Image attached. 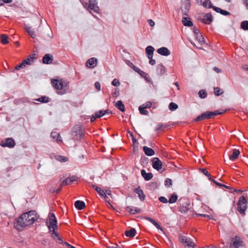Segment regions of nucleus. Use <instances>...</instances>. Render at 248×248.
I'll use <instances>...</instances> for the list:
<instances>
[{"label": "nucleus", "mask_w": 248, "mask_h": 248, "mask_svg": "<svg viewBox=\"0 0 248 248\" xmlns=\"http://www.w3.org/2000/svg\"><path fill=\"white\" fill-rule=\"evenodd\" d=\"M52 86L58 90L57 93L62 95L66 93L69 87V82L63 80L62 78L60 79H53L51 80Z\"/></svg>", "instance_id": "nucleus-2"}, {"label": "nucleus", "mask_w": 248, "mask_h": 248, "mask_svg": "<svg viewBox=\"0 0 248 248\" xmlns=\"http://www.w3.org/2000/svg\"><path fill=\"white\" fill-rule=\"evenodd\" d=\"M137 73L143 78H144V79L147 82L153 83V81L152 80H151V78H150V76L147 73L142 71L140 69L137 71Z\"/></svg>", "instance_id": "nucleus-19"}, {"label": "nucleus", "mask_w": 248, "mask_h": 248, "mask_svg": "<svg viewBox=\"0 0 248 248\" xmlns=\"http://www.w3.org/2000/svg\"><path fill=\"white\" fill-rule=\"evenodd\" d=\"M165 71V67L162 63H160L157 66L156 73L158 75L163 76L164 74Z\"/></svg>", "instance_id": "nucleus-27"}, {"label": "nucleus", "mask_w": 248, "mask_h": 248, "mask_svg": "<svg viewBox=\"0 0 248 248\" xmlns=\"http://www.w3.org/2000/svg\"><path fill=\"white\" fill-rule=\"evenodd\" d=\"M16 145L15 140L11 138H8L5 140L1 141V146L5 147H7L9 148H14Z\"/></svg>", "instance_id": "nucleus-7"}, {"label": "nucleus", "mask_w": 248, "mask_h": 248, "mask_svg": "<svg viewBox=\"0 0 248 248\" xmlns=\"http://www.w3.org/2000/svg\"><path fill=\"white\" fill-rule=\"evenodd\" d=\"M196 40H197L199 42V43L201 45H203L205 43V40L203 36L202 35V34L200 33L198 34V35L195 36Z\"/></svg>", "instance_id": "nucleus-40"}, {"label": "nucleus", "mask_w": 248, "mask_h": 248, "mask_svg": "<svg viewBox=\"0 0 248 248\" xmlns=\"http://www.w3.org/2000/svg\"><path fill=\"white\" fill-rule=\"evenodd\" d=\"M126 63L131 68H132L135 72H137V71L139 70V68L137 67L136 66L134 65V64L131 62L129 60L126 61Z\"/></svg>", "instance_id": "nucleus-50"}, {"label": "nucleus", "mask_w": 248, "mask_h": 248, "mask_svg": "<svg viewBox=\"0 0 248 248\" xmlns=\"http://www.w3.org/2000/svg\"><path fill=\"white\" fill-rule=\"evenodd\" d=\"M143 151L146 155L149 156H153L155 154L153 149L146 146L143 147Z\"/></svg>", "instance_id": "nucleus-24"}, {"label": "nucleus", "mask_w": 248, "mask_h": 248, "mask_svg": "<svg viewBox=\"0 0 248 248\" xmlns=\"http://www.w3.org/2000/svg\"><path fill=\"white\" fill-rule=\"evenodd\" d=\"M25 62H26L25 61H22L20 63L16 65L15 67V69L18 70L20 69L21 68H24V67H25V66H26V65L25 64Z\"/></svg>", "instance_id": "nucleus-53"}, {"label": "nucleus", "mask_w": 248, "mask_h": 248, "mask_svg": "<svg viewBox=\"0 0 248 248\" xmlns=\"http://www.w3.org/2000/svg\"><path fill=\"white\" fill-rule=\"evenodd\" d=\"M195 215H196L197 217H208L209 218H211L210 216L209 215H206V214L195 213Z\"/></svg>", "instance_id": "nucleus-62"}, {"label": "nucleus", "mask_w": 248, "mask_h": 248, "mask_svg": "<svg viewBox=\"0 0 248 248\" xmlns=\"http://www.w3.org/2000/svg\"><path fill=\"white\" fill-rule=\"evenodd\" d=\"M137 233L136 230L134 228H131L129 230L126 231L124 232V234L126 236L130 238L134 237Z\"/></svg>", "instance_id": "nucleus-25"}, {"label": "nucleus", "mask_w": 248, "mask_h": 248, "mask_svg": "<svg viewBox=\"0 0 248 248\" xmlns=\"http://www.w3.org/2000/svg\"><path fill=\"white\" fill-rule=\"evenodd\" d=\"M96 191L102 197H103L105 199L108 198L104 190L99 187H96Z\"/></svg>", "instance_id": "nucleus-43"}, {"label": "nucleus", "mask_w": 248, "mask_h": 248, "mask_svg": "<svg viewBox=\"0 0 248 248\" xmlns=\"http://www.w3.org/2000/svg\"><path fill=\"white\" fill-rule=\"evenodd\" d=\"M87 10L89 11L93 10L96 13H99L100 9L97 6V3L96 0H89V4Z\"/></svg>", "instance_id": "nucleus-9"}, {"label": "nucleus", "mask_w": 248, "mask_h": 248, "mask_svg": "<svg viewBox=\"0 0 248 248\" xmlns=\"http://www.w3.org/2000/svg\"><path fill=\"white\" fill-rule=\"evenodd\" d=\"M212 182L214 183L216 185H217V186H218L220 187H223L227 189H231V190L233 189V188H232L229 186H226L225 185L222 184L221 183H220L216 181V180H212Z\"/></svg>", "instance_id": "nucleus-44"}, {"label": "nucleus", "mask_w": 248, "mask_h": 248, "mask_svg": "<svg viewBox=\"0 0 248 248\" xmlns=\"http://www.w3.org/2000/svg\"><path fill=\"white\" fill-rule=\"evenodd\" d=\"M178 108L177 104L174 102H171L169 105V108L170 111H174L177 109Z\"/></svg>", "instance_id": "nucleus-48"}, {"label": "nucleus", "mask_w": 248, "mask_h": 248, "mask_svg": "<svg viewBox=\"0 0 248 248\" xmlns=\"http://www.w3.org/2000/svg\"><path fill=\"white\" fill-rule=\"evenodd\" d=\"M170 126V124H169L159 123L155 127V131L156 132L158 131H163L165 128H167Z\"/></svg>", "instance_id": "nucleus-26"}, {"label": "nucleus", "mask_w": 248, "mask_h": 248, "mask_svg": "<svg viewBox=\"0 0 248 248\" xmlns=\"http://www.w3.org/2000/svg\"><path fill=\"white\" fill-rule=\"evenodd\" d=\"M53 57L50 54H46L43 57L42 62L44 64H49L52 63Z\"/></svg>", "instance_id": "nucleus-17"}, {"label": "nucleus", "mask_w": 248, "mask_h": 248, "mask_svg": "<svg viewBox=\"0 0 248 248\" xmlns=\"http://www.w3.org/2000/svg\"><path fill=\"white\" fill-rule=\"evenodd\" d=\"M180 241L182 243L186 244L188 247H193L194 246V243L190 241V239L187 238L186 236L184 235H180L179 236Z\"/></svg>", "instance_id": "nucleus-16"}, {"label": "nucleus", "mask_w": 248, "mask_h": 248, "mask_svg": "<svg viewBox=\"0 0 248 248\" xmlns=\"http://www.w3.org/2000/svg\"><path fill=\"white\" fill-rule=\"evenodd\" d=\"M177 199L178 196L175 193H173L169 198L168 202L170 203H173L177 201Z\"/></svg>", "instance_id": "nucleus-42"}, {"label": "nucleus", "mask_w": 248, "mask_h": 248, "mask_svg": "<svg viewBox=\"0 0 248 248\" xmlns=\"http://www.w3.org/2000/svg\"><path fill=\"white\" fill-rule=\"evenodd\" d=\"M35 100L42 103H46L50 101V99L46 96H42L37 99H36Z\"/></svg>", "instance_id": "nucleus-38"}, {"label": "nucleus", "mask_w": 248, "mask_h": 248, "mask_svg": "<svg viewBox=\"0 0 248 248\" xmlns=\"http://www.w3.org/2000/svg\"><path fill=\"white\" fill-rule=\"evenodd\" d=\"M115 92L113 93L112 95L113 97H117L119 93V91L118 88H115Z\"/></svg>", "instance_id": "nucleus-63"}, {"label": "nucleus", "mask_w": 248, "mask_h": 248, "mask_svg": "<svg viewBox=\"0 0 248 248\" xmlns=\"http://www.w3.org/2000/svg\"><path fill=\"white\" fill-rule=\"evenodd\" d=\"M125 209L129 212L131 215H135L136 213H140L141 212V210L138 208H135V209H133V207L128 206H126Z\"/></svg>", "instance_id": "nucleus-31"}, {"label": "nucleus", "mask_w": 248, "mask_h": 248, "mask_svg": "<svg viewBox=\"0 0 248 248\" xmlns=\"http://www.w3.org/2000/svg\"><path fill=\"white\" fill-rule=\"evenodd\" d=\"M144 218L146 220H147L150 221V222H151L153 225H154L156 223V222L154 219H153V218H152L151 217H145Z\"/></svg>", "instance_id": "nucleus-60"}, {"label": "nucleus", "mask_w": 248, "mask_h": 248, "mask_svg": "<svg viewBox=\"0 0 248 248\" xmlns=\"http://www.w3.org/2000/svg\"><path fill=\"white\" fill-rule=\"evenodd\" d=\"M208 111H206L201 113L197 118L194 119V122L202 121L206 119H210Z\"/></svg>", "instance_id": "nucleus-13"}, {"label": "nucleus", "mask_w": 248, "mask_h": 248, "mask_svg": "<svg viewBox=\"0 0 248 248\" xmlns=\"http://www.w3.org/2000/svg\"><path fill=\"white\" fill-rule=\"evenodd\" d=\"M35 53L32 54L31 55L29 56L27 59L24 60L23 61L26 62L25 64L31 65V63L33 62L34 59L35 58Z\"/></svg>", "instance_id": "nucleus-36"}, {"label": "nucleus", "mask_w": 248, "mask_h": 248, "mask_svg": "<svg viewBox=\"0 0 248 248\" xmlns=\"http://www.w3.org/2000/svg\"><path fill=\"white\" fill-rule=\"evenodd\" d=\"M97 60L95 58H92L89 59L86 62V65L88 67L94 68L96 65Z\"/></svg>", "instance_id": "nucleus-20"}, {"label": "nucleus", "mask_w": 248, "mask_h": 248, "mask_svg": "<svg viewBox=\"0 0 248 248\" xmlns=\"http://www.w3.org/2000/svg\"><path fill=\"white\" fill-rule=\"evenodd\" d=\"M172 185V180L170 178H166L165 181V186L167 187H170Z\"/></svg>", "instance_id": "nucleus-55"}, {"label": "nucleus", "mask_w": 248, "mask_h": 248, "mask_svg": "<svg viewBox=\"0 0 248 248\" xmlns=\"http://www.w3.org/2000/svg\"><path fill=\"white\" fill-rule=\"evenodd\" d=\"M51 235L52 237L55 241H57V238H58V237L60 236L59 234H58V232L54 231H51Z\"/></svg>", "instance_id": "nucleus-56"}, {"label": "nucleus", "mask_w": 248, "mask_h": 248, "mask_svg": "<svg viewBox=\"0 0 248 248\" xmlns=\"http://www.w3.org/2000/svg\"><path fill=\"white\" fill-rule=\"evenodd\" d=\"M191 3L190 0H186L185 1L184 6L181 7L182 12L184 15L188 16V12L190 8Z\"/></svg>", "instance_id": "nucleus-14"}, {"label": "nucleus", "mask_w": 248, "mask_h": 248, "mask_svg": "<svg viewBox=\"0 0 248 248\" xmlns=\"http://www.w3.org/2000/svg\"><path fill=\"white\" fill-rule=\"evenodd\" d=\"M152 102L150 101H147L145 104L142 105L145 108H150L152 106Z\"/></svg>", "instance_id": "nucleus-59"}, {"label": "nucleus", "mask_w": 248, "mask_h": 248, "mask_svg": "<svg viewBox=\"0 0 248 248\" xmlns=\"http://www.w3.org/2000/svg\"><path fill=\"white\" fill-rule=\"evenodd\" d=\"M190 202L189 201L183 203L182 205L180 206L179 211L182 214H186L188 210L190 212H193V210H191V207H190Z\"/></svg>", "instance_id": "nucleus-12"}, {"label": "nucleus", "mask_w": 248, "mask_h": 248, "mask_svg": "<svg viewBox=\"0 0 248 248\" xmlns=\"http://www.w3.org/2000/svg\"><path fill=\"white\" fill-rule=\"evenodd\" d=\"M26 31L29 33V34L31 36V37L32 38H34L36 36V34L35 33V31L31 30V28L30 27L26 25H25L24 27Z\"/></svg>", "instance_id": "nucleus-37"}, {"label": "nucleus", "mask_w": 248, "mask_h": 248, "mask_svg": "<svg viewBox=\"0 0 248 248\" xmlns=\"http://www.w3.org/2000/svg\"><path fill=\"white\" fill-rule=\"evenodd\" d=\"M55 158L56 160L61 162H65L68 161V159L67 157L61 155H56Z\"/></svg>", "instance_id": "nucleus-45"}, {"label": "nucleus", "mask_w": 248, "mask_h": 248, "mask_svg": "<svg viewBox=\"0 0 248 248\" xmlns=\"http://www.w3.org/2000/svg\"><path fill=\"white\" fill-rule=\"evenodd\" d=\"M46 223L49 232H51V226L57 224V220L55 215L53 213H49L48 216V219H46Z\"/></svg>", "instance_id": "nucleus-6"}, {"label": "nucleus", "mask_w": 248, "mask_h": 248, "mask_svg": "<svg viewBox=\"0 0 248 248\" xmlns=\"http://www.w3.org/2000/svg\"><path fill=\"white\" fill-rule=\"evenodd\" d=\"M141 174L145 181H149L153 177V174L151 172L147 173L144 170H141Z\"/></svg>", "instance_id": "nucleus-23"}, {"label": "nucleus", "mask_w": 248, "mask_h": 248, "mask_svg": "<svg viewBox=\"0 0 248 248\" xmlns=\"http://www.w3.org/2000/svg\"><path fill=\"white\" fill-rule=\"evenodd\" d=\"M208 8H212L217 13H218L223 16H227L231 15V13L229 12L223 10L220 8L213 6L212 3H210V5H208Z\"/></svg>", "instance_id": "nucleus-10"}, {"label": "nucleus", "mask_w": 248, "mask_h": 248, "mask_svg": "<svg viewBox=\"0 0 248 248\" xmlns=\"http://www.w3.org/2000/svg\"><path fill=\"white\" fill-rule=\"evenodd\" d=\"M94 86L98 91H100L101 86L100 83L98 81H96L95 83Z\"/></svg>", "instance_id": "nucleus-64"}, {"label": "nucleus", "mask_w": 248, "mask_h": 248, "mask_svg": "<svg viewBox=\"0 0 248 248\" xmlns=\"http://www.w3.org/2000/svg\"><path fill=\"white\" fill-rule=\"evenodd\" d=\"M199 96L202 99H204L207 96V92L205 90H201L199 92Z\"/></svg>", "instance_id": "nucleus-51"}, {"label": "nucleus", "mask_w": 248, "mask_h": 248, "mask_svg": "<svg viewBox=\"0 0 248 248\" xmlns=\"http://www.w3.org/2000/svg\"><path fill=\"white\" fill-rule=\"evenodd\" d=\"M213 16L210 13L205 14L202 19H201L202 22L206 24H210L213 21Z\"/></svg>", "instance_id": "nucleus-18"}, {"label": "nucleus", "mask_w": 248, "mask_h": 248, "mask_svg": "<svg viewBox=\"0 0 248 248\" xmlns=\"http://www.w3.org/2000/svg\"><path fill=\"white\" fill-rule=\"evenodd\" d=\"M134 192L138 195V197L141 201H143L145 200V195L140 186L135 188Z\"/></svg>", "instance_id": "nucleus-15"}, {"label": "nucleus", "mask_w": 248, "mask_h": 248, "mask_svg": "<svg viewBox=\"0 0 248 248\" xmlns=\"http://www.w3.org/2000/svg\"><path fill=\"white\" fill-rule=\"evenodd\" d=\"M151 161L152 162V167L154 169L157 171H159V170L161 169L163 165L161 161L159 159V158H153L151 159Z\"/></svg>", "instance_id": "nucleus-8"}, {"label": "nucleus", "mask_w": 248, "mask_h": 248, "mask_svg": "<svg viewBox=\"0 0 248 248\" xmlns=\"http://www.w3.org/2000/svg\"><path fill=\"white\" fill-rule=\"evenodd\" d=\"M71 134L74 140H80L84 136L82 126L79 124L75 125L72 129Z\"/></svg>", "instance_id": "nucleus-3"}, {"label": "nucleus", "mask_w": 248, "mask_h": 248, "mask_svg": "<svg viewBox=\"0 0 248 248\" xmlns=\"http://www.w3.org/2000/svg\"><path fill=\"white\" fill-rule=\"evenodd\" d=\"M39 218L35 210L23 213L14 220V227L19 231H22L28 226L33 224Z\"/></svg>", "instance_id": "nucleus-1"}, {"label": "nucleus", "mask_w": 248, "mask_h": 248, "mask_svg": "<svg viewBox=\"0 0 248 248\" xmlns=\"http://www.w3.org/2000/svg\"><path fill=\"white\" fill-rule=\"evenodd\" d=\"M94 114H95L96 118H101L104 116V110H100L99 111L95 112Z\"/></svg>", "instance_id": "nucleus-54"}, {"label": "nucleus", "mask_w": 248, "mask_h": 248, "mask_svg": "<svg viewBox=\"0 0 248 248\" xmlns=\"http://www.w3.org/2000/svg\"><path fill=\"white\" fill-rule=\"evenodd\" d=\"M155 48L151 46H148L145 49V52L148 58L153 57L154 52Z\"/></svg>", "instance_id": "nucleus-28"}, {"label": "nucleus", "mask_w": 248, "mask_h": 248, "mask_svg": "<svg viewBox=\"0 0 248 248\" xmlns=\"http://www.w3.org/2000/svg\"><path fill=\"white\" fill-rule=\"evenodd\" d=\"M158 199L160 202L164 203H167L168 202V200L165 197L161 196Z\"/></svg>", "instance_id": "nucleus-58"}, {"label": "nucleus", "mask_w": 248, "mask_h": 248, "mask_svg": "<svg viewBox=\"0 0 248 248\" xmlns=\"http://www.w3.org/2000/svg\"><path fill=\"white\" fill-rule=\"evenodd\" d=\"M74 205L75 207L78 210H81L86 207L85 202L83 201L78 200L75 202Z\"/></svg>", "instance_id": "nucleus-22"}, {"label": "nucleus", "mask_w": 248, "mask_h": 248, "mask_svg": "<svg viewBox=\"0 0 248 248\" xmlns=\"http://www.w3.org/2000/svg\"><path fill=\"white\" fill-rule=\"evenodd\" d=\"M201 5L205 8H208V5L212 3L210 0H200Z\"/></svg>", "instance_id": "nucleus-46"}, {"label": "nucleus", "mask_w": 248, "mask_h": 248, "mask_svg": "<svg viewBox=\"0 0 248 248\" xmlns=\"http://www.w3.org/2000/svg\"><path fill=\"white\" fill-rule=\"evenodd\" d=\"M182 22L185 26L192 27L193 25L192 22L189 17H183L182 18Z\"/></svg>", "instance_id": "nucleus-32"}, {"label": "nucleus", "mask_w": 248, "mask_h": 248, "mask_svg": "<svg viewBox=\"0 0 248 248\" xmlns=\"http://www.w3.org/2000/svg\"><path fill=\"white\" fill-rule=\"evenodd\" d=\"M114 106L121 111L124 112L125 111V106L122 101H118Z\"/></svg>", "instance_id": "nucleus-33"}, {"label": "nucleus", "mask_w": 248, "mask_h": 248, "mask_svg": "<svg viewBox=\"0 0 248 248\" xmlns=\"http://www.w3.org/2000/svg\"><path fill=\"white\" fill-rule=\"evenodd\" d=\"M157 52L161 55L168 56L170 54V51L166 47H161L157 50Z\"/></svg>", "instance_id": "nucleus-21"}, {"label": "nucleus", "mask_w": 248, "mask_h": 248, "mask_svg": "<svg viewBox=\"0 0 248 248\" xmlns=\"http://www.w3.org/2000/svg\"><path fill=\"white\" fill-rule=\"evenodd\" d=\"M214 93L216 96H219L223 93V91L218 87L214 88Z\"/></svg>", "instance_id": "nucleus-49"}, {"label": "nucleus", "mask_w": 248, "mask_h": 248, "mask_svg": "<svg viewBox=\"0 0 248 248\" xmlns=\"http://www.w3.org/2000/svg\"><path fill=\"white\" fill-rule=\"evenodd\" d=\"M193 32L194 33V35L195 36H196V35H198V34L200 33L199 30L196 26L193 27Z\"/></svg>", "instance_id": "nucleus-61"}, {"label": "nucleus", "mask_w": 248, "mask_h": 248, "mask_svg": "<svg viewBox=\"0 0 248 248\" xmlns=\"http://www.w3.org/2000/svg\"><path fill=\"white\" fill-rule=\"evenodd\" d=\"M146 108L144 107L143 106L141 105L139 108V110L140 113L142 115H148L149 114L148 111L145 109Z\"/></svg>", "instance_id": "nucleus-47"}, {"label": "nucleus", "mask_w": 248, "mask_h": 248, "mask_svg": "<svg viewBox=\"0 0 248 248\" xmlns=\"http://www.w3.org/2000/svg\"><path fill=\"white\" fill-rule=\"evenodd\" d=\"M9 37L7 35L5 34H1V43L6 45L9 43Z\"/></svg>", "instance_id": "nucleus-41"}, {"label": "nucleus", "mask_w": 248, "mask_h": 248, "mask_svg": "<svg viewBox=\"0 0 248 248\" xmlns=\"http://www.w3.org/2000/svg\"><path fill=\"white\" fill-rule=\"evenodd\" d=\"M199 170L202 172L204 175L207 176L208 179L212 182V180H215L214 179H212L211 177V175L208 172V171L205 168H200Z\"/></svg>", "instance_id": "nucleus-39"}, {"label": "nucleus", "mask_w": 248, "mask_h": 248, "mask_svg": "<svg viewBox=\"0 0 248 248\" xmlns=\"http://www.w3.org/2000/svg\"><path fill=\"white\" fill-rule=\"evenodd\" d=\"M159 183L157 181L152 182L148 184L149 189L151 190H154L158 187Z\"/></svg>", "instance_id": "nucleus-34"}, {"label": "nucleus", "mask_w": 248, "mask_h": 248, "mask_svg": "<svg viewBox=\"0 0 248 248\" xmlns=\"http://www.w3.org/2000/svg\"><path fill=\"white\" fill-rule=\"evenodd\" d=\"M78 179V177L76 175H73L71 177H68L64 180H63L62 183L61 185H64V186H67V185H71L74 182L77 181Z\"/></svg>", "instance_id": "nucleus-11"}, {"label": "nucleus", "mask_w": 248, "mask_h": 248, "mask_svg": "<svg viewBox=\"0 0 248 248\" xmlns=\"http://www.w3.org/2000/svg\"><path fill=\"white\" fill-rule=\"evenodd\" d=\"M51 137L54 140H56V141L58 143L59 142L62 141L61 137L60 134L57 132H52L51 133Z\"/></svg>", "instance_id": "nucleus-35"}, {"label": "nucleus", "mask_w": 248, "mask_h": 248, "mask_svg": "<svg viewBox=\"0 0 248 248\" xmlns=\"http://www.w3.org/2000/svg\"><path fill=\"white\" fill-rule=\"evenodd\" d=\"M240 154V152L239 150L234 149L232 150V154L229 155V159L232 161H234L236 159L238 158L239 155Z\"/></svg>", "instance_id": "nucleus-29"}, {"label": "nucleus", "mask_w": 248, "mask_h": 248, "mask_svg": "<svg viewBox=\"0 0 248 248\" xmlns=\"http://www.w3.org/2000/svg\"><path fill=\"white\" fill-rule=\"evenodd\" d=\"M237 210L239 213L242 216L246 215V211L247 209V199L246 197L242 196L239 198L237 203Z\"/></svg>", "instance_id": "nucleus-4"}, {"label": "nucleus", "mask_w": 248, "mask_h": 248, "mask_svg": "<svg viewBox=\"0 0 248 248\" xmlns=\"http://www.w3.org/2000/svg\"><path fill=\"white\" fill-rule=\"evenodd\" d=\"M111 84L115 87H118L120 85V82L117 78H115L112 80Z\"/></svg>", "instance_id": "nucleus-57"}, {"label": "nucleus", "mask_w": 248, "mask_h": 248, "mask_svg": "<svg viewBox=\"0 0 248 248\" xmlns=\"http://www.w3.org/2000/svg\"><path fill=\"white\" fill-rule=\"evenodd\" d=\"M232 243L230 245V248H243V241L240 238L239 236H235L232 238Z\"/></svg>", "instance_id": "nucleus-5"}, {"label": "nucleus", "mask_w": 248, "mask_h": 248, "mask_svg": "<svg viewBox=\"0 0 248 248\" xmlns=\"http://www.w3.org/2000/svg\"><path fill=\"white\" fill-rule=\"evenodd\" d=\"M241 28L245 31L248 30V21H243L241 23Z\"/></svg>", "instance_id": "nucleus-52"}, {"label": "nucleus", "mask_w": 248, "mask_h": 248, "mask_svg": "<svg viewBox=\"0 0 248 248\" xmlns=\"http://www.w3.org/2000/svg\"><path fill=\"white\" fill-rule=\"evenodd\" d=\"M225 112V111H224L223 110H216L214 111H208L209 118L210 119L214 118L218 115H220L224 113Z\"/></svg>", "instance_id": "nucleus-30"}]
</instances>
